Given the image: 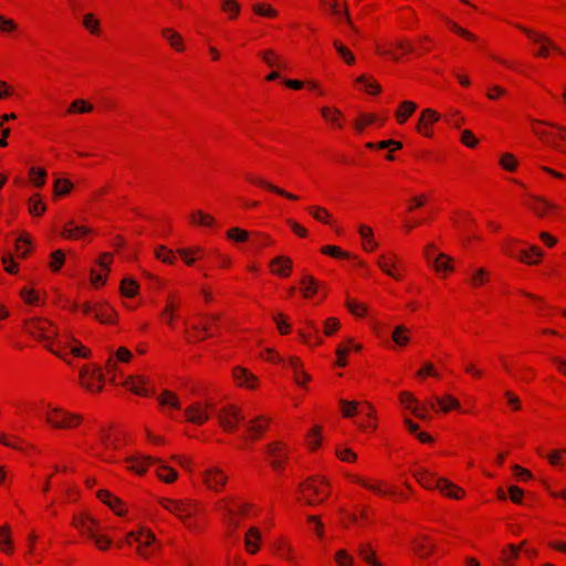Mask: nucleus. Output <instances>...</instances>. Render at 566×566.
Returning <instances> with one entry per match:
<instances>
[{"label": "nucleus", "mask_w": 566, "mask_h": 566, "mask_svg": "<svg viewBox=\"0 0 566 566\" xmlns=\"http://www.w3.org/2000/svg\"><path fill=\"white\" fill-rule=\"evenodd\" d=\"M129 462L130 465L128 469L135 471L138 474H144L148 465L157 464L156 471L159 479L167 483H171L177 479V472L156 458L138 455L136 458H132Z\"/></svg>", "instance_id": "f257e3e1"}, {"label": "nucleus", "mask_w": 566, "mask_h": 566, "mask_svg": "<svg viewBox=\"0 0 566 566\" xmlns=\"http://www.w3.org/2000/svg\"><path fill=\"white\" fill-rule=\"evenodd\" d=\"M323 483V479L312 476L300 484L298 490L302 492L306 504L315 505L327 497L328 492L322 486Z\"/></svg>", "instance_id": "f03ea898"}, {"label": "nucleus", "mask_w": 566, "mask_h": 566, "mask_svg": "<svg viewBox=\"0 0 566 566\" xmlns=\"http://www.w3.org/2000/svg\"><path fill=\"white\" fill-rule=\"evenodd\" d=\"M417 476L418 481L426 489H439L446 495L453 499H460L461 494H463V491L460 488L455 486L453 483L446 479H437L430 475L428 472L418 473Z\"/></svg>", "instance_id": "7ed1b4c3"}, {"label": "nucleus", "mask_w": 566, "mask_h": 566, "mask_svg": "<svg viewBox=\"0 0 566 566\" xmlns=\"http://www.w3.org/2000/svg\"><path fill=\"white\" fill-rule=\"evenodd\" d=\"M82 417L76 413H71L61 408H53L45 416V421L54 428L70 429L81 422Z\"/></svg>", "instance_id": "20e7f679"}, {"label": "nucleus", "mask_w": 566, "mask_h": 566, "mask_svg": "<svg viewBox=\"0 0 566 566\" xmlns=\"http://www.w3.org/2000/svg\"><path fill=\"white\" fill-rule=\"evenodd\" d=\"M160 504L164 509L178 516L186 522L197 512V504L171 499H161Z\"/></svg>", "instance_id": "39448f33"}, {"label": "nucleus", "mask_w": 566, "mask_h": 566, "mask_svg": "<svg viewBox=\"0 0 566 566\" xmlns=\"http://www.w3.org/2000/svg\"><path fill=\"white\" fill-rule=\"evenodd\" d=\"M243 419L241 410L232 405L222 408L218 413V422L226 431H233Z\"/></svg>", "instance_id": "423d86ee"}, {"label": "nucleus", "mask_w": 566, "mask_h": 566, "mask_svg": "<svg viewBox=\"0 0 566 566\" xmlns=\"http://www.w3.org/2000/svg\"><path fill=\"white\" fill-rule=\"evenodd\" d=\"M203 482L208 489L219 492L228 481V475L217 465L208 467L202 472Z\"/></svg>", "instance_id": "0eeeda50"}, {"label": "nucleus", "mask_w": 566, "mask_h": 566, "mask_svg": "<svg viewBox=\"0 0 566 566\" xmlns=\"http://www.w3.org/2000/svg\"><path fill=\"white\" fill-rule=\"evenodd\" d=\"M521 29L534 43L539 44V50L536 53L538 56L546 57L548 55V50L552 49L556 52L565 54L562 50L554 44L545 34L535 32L531 29L524 28L522 25H516Z\"/></svg>", "instance_id": "6e6552de"}, {"label": "nucleus", "mask_w": 566, "mask_h": 566, "mask_svg": "<svg viewBox=\"0 0 566 566\" xmlns=\"http://www.w3.org/2000/svg\"><path fill=\"white\" fill-rule=\"evenodd\" d=\"M234 501V496H226L216 503V509L221 513L223 521L233 531L239 527V521L235 517V510L231 506V503Z\"/></svg>", "instance_id": "1a4fd4ad"}, {"label": "nucleus", "mask_w": 566, "mask_h": 566, "mask_svg": "<svg viewBox=\"0 0 566 566\" xmlns=\"http://www.w3.org/2000/svg\"><path fill=\"white\" fill-rule=\"evenodd\" d=\"M83 535L93 539L99 549H106L112 544L111 538L98 533V522L90 517L84 527L80 531Z\"/></svg>", "instance_id": "9d476101"}, {"label": "nucleus", "mask_w": 566, "mask_h": 566, "mask_svg": "<svg viewBox=\"0 0 566 566\" xmlns=\"http://www.w3.org/2000/svg\"><path fill=\"white\" fill-rule=\"evenodd\" d=\"M212 403L207 402L205 406L200 402H193L185 409L186 418L189 422L195 424H202L209 419L207 409L211 408Z\"/></svg>", "instance_id": "9b49d317"}, {"label": "nucleus", "mask_w": 566, "mask_h": 566, "mask_svg": "<svg viewBox=\"0 0 566 566\" xmlns=\"http://www.w3.org/2000/svg\"><path fill=\"white\" fill-rule=\"evenodd\" d=\"M81 384L88 390H101L103 375L99 369H95L93 371L90 370L87 366H83L80 371Z\"/></svg>", "instance_id": "f8f14e48"}, {"label": "nucleus", "mask_w": 566, "mask_h": 566, "mask_svg": "<svg viewBox=\"0 0 566 566\" xmlns=\"http://www.w3.org/2000/svg\"><path fill=\"white\" fill-rule=\"evenodd\" d=\"M49 326H51L49 321L32 319L25 323L27 332L43 340L50 339V335L48 334Z\"/></svg>", "instance_id": "ddd939ff"}, {"label": "nucleus", "mask_w": 566, "mask_h": 566, "mask_svg": "<svg viewBox=\"0 0 566 566\" xmlns=\"http://www.w3.org/2000/svg\"><path fill=\"white\" fill-rule=\"evenodd\" d=\"M270 455V463L274 470H282V460L286 457V452L283 451V446L280 442L271 443L266 447Z\"/></svg>", "instance_id": "4468645a"}, {"label": "nucleus", "mask_w": 566, "mask_h": 566, "mask_svg": "<svg viewBox=\"0 0 566 566\" xmlns=\"http://www.w3.org/2000/svg\"><path fill=\"white\" fill-rule=\"evenodd\" d=\"M135 542L138 544L137 552L143 557H148L146 548L149 547L151 544L156 543V537L149 530L140 528L138 535H136Z\"/></svg>", "instance_id": "2eb2a0df"}, {"label": "nucleus", "mask_w": 566, "mask_h": 566, "mask_svg": "<svg viewBox=\"0 0 566 566\" xmlns=\"http://www.w3.org/2000/svg\"><path fill=\"white\" fill-rule=\"evenodd\" d=\"M270 266L274 274L285 277L290 275V271L292 269V260L287 256L281 255L274 258L270 262Z\"/></svg>", "instance_id": "dca6fc26"}, {"label": "nucleus", "mask_w": 566, "mask_h": 566, "mask_svg": "<svg viewBox=\"0 0 566 566\" xmlns=\"http://www.w3.org/2000/svg\"><path fill=\"white\" fill-rule=\"evenodd\" d=\"M97 497L108 505L117 515H123L125 510L123 509L122 501L114 496L112 493H109L106 490H99L97 491Z\"/></svg>", "instance_id": "f3484780"}, {"label": "nucleus", "mask_w": 566, "mask_h": 566, "mask_svg": "<svg viewBox=\"0 0 566 566\" xmlns=\"http://www.w3.org/2000/svg\"><path fill=\"white\" fill-rule=\"evenodd\" d=\"M147 382L146 378L142 377V376H137V377H134V376H129L126 380H125V386L132 390L134 394L136 395H140V396H148L150 395L153 391H149L148 389H146L144 387V385Z\"/></svg>", "instance_id": "a211bd4d"}, {"label": "nucleus", "mask_w": 566, "mask_h": 566, "mask_svg": "<svg viewBox=\"0 0 566 566\" xmlns=\"http://www.w3.org/2000/svg\"><path fill=\"white\" fill-rule=\"evenodd\" d=\"M233 377L240 386H247L249 388L255 387L256 377L245 368L235 367L233 369Z\"/></svg>", "instance_id": "6ab92c4d"}, {"label": "nucleus", "mask_w": 566, "mask_h": 566, "mask_svg": "<svg viewBox=\"0 0 566 566\" xmlns=\"http://www.w3.org/2000/svg\"><path fill=\"white\" fill-rule=\"evenodd\" d=\"M248 179L251 182H253V184H255L258 186H261V187L265 188L266 190L272 191V192H274L276 195L285 197V198H287L290 200H297L298 199L297 196H295V195H293L291 192H287V191H285L283 189L274 186L273 184H270V182L265 181L264 179H262L260 177H249Z\"/></svg>", "instance_id": "aec40b11"}, {"label": "nucleus", "mask_w": 566, "mask_h": 566, "mask_svg": "<svg viewBox=\"0 0 566 566\" xmlns=\"http://www.w3.org/2000/svg\"><path fill=\"white\" fill-rule=\"evenodd\" d=\"M439 118L440 115L437 112L431 108H426L421 113V117L417 126L418 132L422 133L424 136H430V133L426 129V127L429 124L437 122Z\"/></svg>", "instance_id": "412c9836"}, {"label": "nucleus", "mask_w": 566, "mask_h": 566, "mask_svg": "<svg viewBox=\"0 0 566 566\" xmlns=\"http://www.w3.org/2000/svg\"><path fill=\"white\" fill-rule=\"evenodd\" d=\"M533 202L530 205V208L536 213L538 217H543L547 210L556 209V206L546 199L538 196H531Z\"/></svg>", "instance_id": "4be33fe9"}, {"label": "nucleus", "mask_w": 566, "mask_h": 566, "mask_svg": "<svg viewBox=\"0 0 566 566\" xmlns=\"http://www.w3.org/2000/svg\"><path fill=\"white\" fill-rule=\"evenodd\" d=\"M261 57L264 63L270 67L286 69V62L280 57L274 51L265 50L261 53Z\"/></svg>", "instance_id": "5701e85b"}, {"label": "nucleus", "mask_w": 566, "mask_h": 566, "mask_svg": "<svg viewBox=\"0 0 566 566\" xmlns=\"http://www.w3.org/2000/svg\"><path fill=\"white\" fill-rule=\"evenodd\" d=\"M70 348V353L76 357L86 358L90 355V350L82 346L76 339L71 336H66L65 342L63 344V348Z\"/></svg>", "instance_id": "b1692460"}, {"label": "nucleus", "mask_w": 566, "mask_h": 566, "mask_svg": "<svg viewBox=\"0 0 566 566\" xmlns=\"http://www.w3.org/2000/svg\"><path fill=\"white\" fill-rule=\"evenodd\" d=\"M302 293L305 298L313 296L317 293L319 283L311 275H304L301 280Z\"/></svg>", "instance_id": "393cba45"}, {"label": "nucleus", "mask_w": 566, "mask_h": 566, "mask_svg": "<svg viewBox=\"0 0 566 566\" xmlns=\"http://www.w3.org/2000/svg\"><path fill=\"white\" fill-rule=\"evenodd\" d=\"M163 36L169 42V44L177 51L184 50L181 35L170 28H165L161 31Z\"/></svg>", "instance_id": "a878e982"}, {"label": "nucleus", "mask_w": 566, "mask_h": 566, "mask_svg": "<svg viewBox=\"0 0 566 566\" xmlns=\"http://www.w3.org/2000/svg\"><path fill=\"white\" fill-rule=\"evenodd\" d=\"M417 105L413 102L405 101L396 112L397 120L402 124L416 111Z\"/></svg>", "instance_id": "bb28decb"}, {"label": "nucleus", "mask_w": 566, "mask_h": 566, "mask_svg": "<svg viewBox=\"0 0 566 566\" xmlns=\"http://www.w3.org/2000/svg\"><path fill=\"white\" fill-rule=\"evenodd\" d=\"M436 402L439 405L440 409L443 412H448L451 409L460 408V402L458 401V399H455L454 397H452L450 395H446L443 397H437Z\"/></svg>", "instance_id": "cd10ccee"}, {"label": "nucleus", "mask_w": 566, "mask_h": 566, "mask_svg": "<svg viewBox=\"0 0 566 566\" xmlns=\"http://www.w3.org/2000/svg\"><path fill=\"white\" fill-rule=\"evenodd\" d=\"M451 262L452 259L444 253H438L432 260V264L437 271H452L453 266L451 265Z\"/></svg>", "instance_id": "c85d7f7f"}, {"label": "nucleus", "mask_w": 566, "mask_h": 566, "mask_svg": "<svg viewBox=\"0 0 566 566\" xmlns=\"http://www.w3.org/2000/svg\"><path fill=\"white\" fill-rule=\"evenodd\" d=\"M358 553L360 557L371 566H382L379 562L375 559V552L373 551L369 544H361L359 546Z\"/></svg>", "instance_id": "c756f323"}, {"label": "nucleus", "mask_w": 566, "mask_h": 566, "mask_svg": "<svg viewBox=\"0 0 566 566\" xmlns=\"http://www.w3.org/2000/svg\"><path fill=\"white\" fill-rule=\"evenodd\" d=\"M158 401L161 406H169V407H172L175 409H180V402H179V399L178 397L169 391V390H165L159 397H158Z\"/></svg>", "instance_id": "7c9ffc66"}, {"label": "nucleus", "mask_w": 566, "mask_h": 566, "mask_svg": "<svg viewBox=\"0 0 566 566\" xmlns=\"http://www.w3.org/2000/svg\"><path fill=\"white\" fill-rule=\"evenodd\" d=\"M138 287L139 286L136 281H134L133 279L126 277L122 281L120 293L124 296L133 297L137 294Z\"/></svg>", "instance_id": "2f4dec72"}, {"label": "nucleus", "mask_w": 566, "mask_h": 566, "mask_svg": "<svg viewBox=\"0 0 566 566\" xmlns=\"http://www.w3.org/2000/svg\"><path fill=\"white\" fill-rule=\"evenodd\" d=\"M92 111H93V105L82 98L73 101L67 109L69 113H80V114L90 113Z\"/></svg>", "instance_id": "473e14b6"}, {"label": "nucleus", "mask_w": 566, "mask_h": 566, "mask_svg": "<svg viewBox=\"0 0 566 566\" xmlns=\"http://www.w3.org/2000/svg\"><path fill=\"white\" fill-rule=\"evenodd\" d=\"M408 332L409 329L405 325L395 327L391 335L392 340L399 346H405L409 342Z\"/></svg>", "instance_id": "72a5a7b5"}, {"label": "nucleus", "mask_w": 566, "mask_h": 566, "mask_svg": "<svg viewBox=\"0 0 566 566\" xmlns=\"http://www.w3.org/2000/svg\"><path fill=\"white\" fill-rule=\"evenodd\" d=\"M377 264L387 275L392 276L395 279H399L392 271V268H395L394 256L388 258L386 255H380L377 261Z\"/></svg>", "instance_id": "f704fd0d"}, {"label": "nucleus", "mask_w": 566, "mask_h": 566, "mask_svg": "<svg viewBox=\"0 0 566 566\" xmlns=\"http://www.w3.org/2000/svg\"><path fill=\"white\" fill-rule=\"evenodd\" d=\"M221 9L230 19H235L240 13V4L235 0H222Z\"/></svg>", "instance_id": "c9c22d12"}, {"label": "nucleus", "mask_w": 566, "mask_h": 566, "mask_svg": "<svg viewBox=\"0 0 566 566\" xmlns=\"http://www.w3.org/2000/svg\"><path fill=\"white\" fill-rule=\"evenodd\" d=\"M251 537L255 541H260L261 534L256 527H250L245 535V546L251 554H254L259 547L256 544L252 543Z\"/></svg>", "instance_id": "e433bc0d"}, {"label": "nucleus", "mask_w": 566, "mask_h": 566, "mask_svg": "<svg viewBox=\"0 0 566 566\" xmlns=\"http://www.w3.org/2000/svg\"><path fill=\"white\" fill-rule=\"evenodd\" d=\"M90 232L91 230L86 227L74 226L71 228H64L62 235L67 239H76Z\"/></svg>", "instance_id": "4c0bfd02"}, {"label": "nucleus", "mask_w": 566, "mask_h": 566, "mask_svg": "<svg viewBox=\"0 0 566 566\" xmlns=\"http://www.w3.org/2000/svg\"><path fill=\"white\" fill-rule=\"evenodd\" d=\"M268 420L263 417H258L248 426V430L251 432L253 437H258L266 428Z\"/></svg>", "instance_id": "58836bf2"}, {"label": "nucleus", "mask_w": 566, "mask_h": 566, "mask_svg": "<svg viewBox=\"0 0 566 566\" xmlns=\"http://www.w3.org/2000/svg\"><path fill=\"white\" fill-rule=\"evenodd\" d=\"M426 542H429V538L423 536V542H415L413 545L416 553L421 557H427L434 549L433 544H427Z\"/></svg>", "instance_id": "ea45409f"}, {"label": "nucleus", "mask_w": 566, "mask_h": 566, "mask_svg": "<svg viewBox=\"0 0 566 566\" xmlns=\"http://www.w3.org/2000/svg\"><path fill=\"white\" fill-rule=\"evenodd\" d=\"M29 211L33 216H40L45 211V205L39 196H34L29 200Z\"/></svg>", "instance_id": "a19ab883"}, {"label": "nucleus", "mask_w": 566, "mask_h": 566, "mask_svg": "<svg viewBox=\"0 0 566 566\" xmlns=\"http://www.w3.org/2000/svg\"><path fill=\"white\" fill-rule=\"evenodd\" d=\"M339 403L342 406V411H343L344 417H347V418L353 417L359 410V403H357L355 401H348L345 399H340Z\"/></svg>", "instance_id": "79ce46f5"}, {"label": "nucleus", "mask_w": 566, "mask_h": 566, "mask_svg": "<svg viewBox=\"0 0 566 566\" xmlns=\"http://www.w3.org/2000/svg\"><path fill=\"white\" fill-rule=\"evenodd\" d=\"M83 25L93 34H96L99 31V21L93 13H87L83 17Z\"/></svg>", "instance_id": "37998d69"}, {"label": "nucleus", "mask_w": 566, "mask_h": 566, "mask_svg": "<svg viewBox=\"0 0 566 566\" xmlns=\"http://www.w3.org/2000/svg\"><path fill=\"white\" fill-rule=\"evenodd\" d=\"M530 252L534 255H536L537 258H542L543 256V252L541 251V249L536 245H532L530 248V251L527 250H522L521 251V254H520V260L522 262H525V263H528V264H535L537 263V260L533 261L530 259Z\"/></svg>", "instance_id": "c03bdc74"}, {"label": "nucleus", "mask_w": 566, "mask_h": 566, "mask_svg": "<svg viewBox=\"0 0 566 566\" xmlns=\"http://www.w3.org/2000/svg\"><path fill=\"white\" fill-rule=\"evenodd\" d=\"M334 46L338 54L344 59V61L347 64L352 65L355 63V56L353 55V53L347 48H345L339 41H334Z\"/></svg>", "instance_id": "a18cd8bd"}, {"label": "nucleus", "mask_w": 566, "mask_h": 566, "mask_svg": "<svg viewBox=\"0 0 566 566\" xmlns=\"http://www.w3.org/2000/svg\"><path fill=\"white\" fill-rule=\"evenodd\" d=\"M72 187L73 185L70 180L57 178L54 182V192L56 196L65 195Z\"/></svg>", "instance_id": "49530a36"}, {"label": "nucleus", "mask_w": 566, "mask_h": 566, "mask_svg": "<svg viewBox=\"0 0 566 566\" xmlns=\"http://www.w3.org/2000/svg\"><path fill=\"white\" fill-rule=\"evenodd\" d=\"M155 254L157 259L168 264H172L176 260V258L172 255V251L168 250L164 245L158 247Z\"/></svg>", "instance_id": "de8ad7c7"}, {"label": "nucleus", "mask_w": 566, "mask_h": 566, "mask_svg": "<svg viewBox=\"0 0 566 566\" xmlns=\"http://www.w3.org/2000/svg\"><path fill=\"white\" fill-rule=\"evenodd\" d=\"M356 82L364 84L370 94H378L380 92V85L374 81H370L366 75L358 76Z\"/></svg>", "instance_id": "09e8293b"}, {"label": "nucleus", "mask_w": 566, "mask_h": 566, "mask_svg": "<svg viewBox=\"0 0 566 566\" xmlns=\"http://www.w3.org/2000/svg\"><path fill=\"white\" fill-rule=\"evenodd\" d=\"M113 314L114 311L108 305H105L101 310L95 311L94 317L102 323H111Z\"/></svg>", "instance_id": "8fccbe9b"}, {"label": "nucleus", "mask_w": 566, "mask_h": 566, "mask_svg": "<svg viewBox=\"0 0 566 566\" xmlns=\"http://www.w3.org/2000/svg\"><path fill=\"white\" fill-rule=\"evenodd\" d=\"M227 235L237 242H244L249 238V232L240 228H232L227 232Z\"/></svg>", "instance_id": "3c124183"}, {"label": "nucleus", "mask_w": 566, "mask_h": 566, "mask_svg": "<svg viewBox=\"0 0 566 566\" xmlns=\"http://www.w3.org/2000/svg\"><path fill=\"white\" fill-rule=\"evenodd\" d=\"M10 528L8 525L0 526V546L2 544L4 547L2 548L6 553L11 552V539L9 537Z\"/></svg>", "instance_id": "603ef678"}, {"label": "nucleus", "mask_w": 566, "mask_h": 566, "mask_svg": "<svg viewBox=\"0 0 566 566\" xmlns=\"http://www.w3.org/2000/svg\"><path fill=\"white\" fill-rule=\"evenodd\" d=\"M321 251L322 253L334 258H352L349 253L342 251L338 247L335 245H325Z\"/></svg>", "instance_id": "864d4df0"}, {"label": "nucleus", "mask_w": 566, "mask_h": 566, "mask_svg": "<svg viewBox=\"0 0 566 566\" xmlns=\"http://www.w3.org/2000/svg\"><path fill=\"white\" fill-rule=\"evenodd\" d=\"M448 24L450 25V28H451V30L453 32H455L457 34L463 36L464 39H467L469 41H476L478 40L476 36L473 33H471V32L467 31L465 29L459 27L457 23L448 20Z\"/></svg>", "instance_id": "5fc2aeb1"}, {"label": "nucleus", "mask_w": 566, "mask_h": 566, "mask_svg": "<svg viewBox=\"0 0 566 566\" xmlns=\"http://www.w3.org/2000/svg\"><path fill=\"white\" fill-rule=\"evenodd\" d=\"M310 212L316 220L322 221L324 223H328L329 213L326 209L315 206L310 208Z\"/></svg>", "instance_id": "6e6d98bb"}, {"label": "nucleus", "mask_w": 566, "mask_h": 566, "mask_svg": "<svg viewBox=\"0 0 566 566\" xmlns=\"http://www.w3.org/2000/svg\"><path fill=\"white\" fill-rule=\"evenodd\" d=\"M51 258H52V261L50 263V266L53 271H57L60 270V268L63 265L64 263V253L63 251L61 250H55L52 254H51Z\"/></svg>", "instance_id": "4d7b16f0"}, {"label": "nucleus", "mask_w": 566, "mask_h": 566, "mask_svg": "<svg viewBox=\"0 0 566 566\" xmlns=\"http://www.w3.org/2000/svg\"><path fill=\"white\" fill-rule=\"evenodd\" d=\"M290 365H291V367H292V368L294 369V371H295V381H296L297 384H302V382H301V376L303 377V379H304V380H308V378H310V377H308V375H307V374L302 373V371H298V368L301 367V361H300V359H298V358H296V357H292V358L290 359Z\"/></svg>", "instance_id": "13d9d810"}, {"label": "nucleus", "mask_w": 566, "mask_h": 566, "mask_svg": "<svg viewBox=\"0 0 566 566\" xmlns=\"http://www.w3.org/2000/svg\"><path fill=\"white\" fill-rule=\"evenodd\" d=\"M500 164L504 169L509 171H513L517 166V161L512 154H504L500 160Z\"/></svg>", "instance_id": "bf43d9fd"}, {"label": "nucleus", "mask_w": 566, "mask_h": 566, "mask_svg": "<svg viewBox=\"0 0 566 566\" xmlns=\"http://www.w3.org/2000/svg\"><path fill=\"white\" fill-rule=\"evenodd\" d=\"M335 559L338 566H353V557L347 554L346 551L340 549L336 553Z\"/></svg>", "instance_id": "052dcab7"}, {"label": "nucleus", "mask_w": 566, "mask_h": 566, "mask_svg": "<svg viewBox=\"0 0 566 566\" xmlns=\"http://www.w3.org/2000/svg\"><path fill=\"white\" fill-rule=\"evenodd\" d=\"M461 142L470 148H474L479 143L473 133L468 129L461 133Z\"/></svg>", "instance_id": "680f3d73"}, {"label": "nucleus", "mask_w": 566, "mask_h": 566, "mask_svg": "<svg viewBox=\"0 0 566 566\" xmlns=\"http://www.w3.org/2000/svg\"><path fill=\"white\" fill-rule=\"evenodd\" d=\"M31 175H32V180H33L34 186L41 187L44 185V180H45V176H46L44 170L32 168Z\"/></svg>", "instance_id": "e2e57ef3"}, {"label": "nucleus", "mask_w": 566, "mask_h": 566, "mask_svg": "<svg viewBox=\"0 0 566 566\" xmlns=\"http://www.w3.org/2000/svg\"><path fill=\"white\" fill-rule=\"evenodd\" d=\"M253 11L256 14L264 15V17H275L276 15V11L274 9H272L269 6H264V4L253 6Z\"/></svg>", "instance_id": "0e129e2a"}, {"label": "nucleus", "mask_w": 566, "mask_h": 566, "mask_svg": "<svg viewBox=\"0 0 566 566\" xmlns=\"http://www.w3.org/2000/svg\"><path fill=\"white\" fill-rule=\"evenodd\" d=\"M346 306L354 315L361 316L366 313V307L355 301L348 300Z\"/></svg>", "instance_id": "69168bd1"}, {"label": "nucleus", "mask_w": 566, "mask_h": 566, "mask_svg": "<svg viewBox=\"0 0 566 566\" xmlns=\"http://www.w3.org/2000/svg\"><path fill=\"white\" fill-rule=\"evenodd\" d=\"M400 402L412 411V408L418 405L411 394L405 391L400 394Z\"/></svg>", "instance_id": "338daca9"}, {"label": "nucleus", "mask_w": 566, "mask_h": 566, "mask_svg": "<svg viewBox=\"0 0 566 566\" xmlns=\"http://www.w3.org/2000/svg\"><path fill=\"white\" fill-rule=\"evenodd\" d=\"M17 29V24L11 19L0 15V32H10Z\"/></svg>", "instance_id": "774afa93"}]
</instances>
